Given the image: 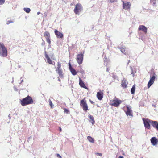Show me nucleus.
Segmentation results:
<instances>
[{"label":"nucleus","instance_id":"nucleus-1","mask_svg":"<svg viewBox=\"0 0 158 158\" xmlns=\"http://www.w3.org/2000/svg\"><path fill=\"white\" fill-rule=\"evenodd\" d=\"M20 101L21 104L22 106H24L33 103L32 98L29 95L22 100H20Z\"/></svg>","mask_w":158,"mask_h":158},{"label":"nucleus","instance_id":"nucleus-2","mask_svg":"<svg viewBox=\"0 0 158 158\" xmlns=\"http://www.w3.org/2000/svg\"><path fill=\"white\" fill-rule=\"evenodd\" d=\"M7 50L4 44L0 43V56L2 57H6L7 55Z\"/></svg>","mask_w":158,"mask_h":158},{"label":"nucleus","instance_id":"nucleus-3","mask_svg":"<svg viewBox=\"0 0 158 158\" xmlns=\"http://www.w3.org/2000/svg\"><path fill=\"white\" fill-rule=\"evenodd\" d=\"M122 102V101L121 100L115 97L112 100L110 101V104L113 106L118 107Z\"/></svg>","mask_w":158,"mask_h":158},{"label":"nucleus","instance_id":"nucleus-4","mask_svg":"<svg viewBox=\"0 0 158 158\" xmlns=\"http://www.w3.org/2000/svg\"><path fill=\"white\" fill-rule=\"evenodd\" d=\"M56 71L57 73L59 76L62 78L63 77V74L62 69L61 68V63L59 62H57L56 67Z\"/></svg>","mask_w":158,"mask_h":158},{"label":"nucleus","instance_id":"nucleus-5","mask_svg":"<svg viewBox=\"0 0 158 158\" xmlns=\"http://www.w3.org/2000/svg\"><path fill=\"white\" fill-rule=\"evenodd\" d=\"M80 105L82 107L84 111L86 112L88 109V106L87 104L85 98L81 100L80 102Z\"/></svg>","mask_w":158,"mask_h":158},{"label":"nucleus","instance_id":"nucleus-6","mask_svg":"<svg viewBox=\"0 0 158 158\" xmlns=\"http://www.w3.org/2000/svg\"><path fill=\"white\" fill-rule=\"evenodd\" d=\"M144 126L146 128L150 129L151 128L150 124L152 125V120L148 118L145 119L144 118H142Z\"/></svg>","mask_w":158,"mask_h":158},{"label":"nucleus","instance_id":"nucleus-7","mask_svg":"<svg viewBox=\"0 0 158 158\" xmlns=\"http://www.w3.org/2000/svg\"><path fill=\"white\" fill-rule=\"evenodd\" d=\"M84 53V51H83L82 53L78 54L77 56L76 60L79 65L81 64L82 63Z\"/></svg>","mask_w":158,"mask_h":158},{"label":"nucleus","instance_id":"nucleus-8","mask_svg":"<svg viewBox=\"0 0 158 158\" xmlns=\"http://www.w3.org/2000/svg\"><path fill=\"white\" fill-rule=\"evenodd\" d=\"M126 110H124V111L127 116H133L132 111L129 106L126 105Z\"/></svg>","mask_w":158,"mask_h":158},{"label":"nucleus","instance_id":"nucleus-9","mask_svg":"<svg viewBox=\"0 0 158 158\" xmlns=\"http://www.w3.org/2000/svg\"><path fill=\"white\" fill-rule=\"evenodd\" d=\"M82 9V7L81 4L77 3L76 4L75 8L74 10V12L76 14H79Z\"/></svg>","mask_w":158,"mask_h":158},{"label":"nucleus","instance_id":"nucleus-10","mask_svg":"<svg viewBox=\"0 0 158 158\" xmlns=\"http://www.w3.org/2000/svg\"><path fill=\"white\" fill-rule=\"evenodd\" d=\"M44 36L46 39V41L50 44H51L50 35L49 32L46 31L44 32Z\"/></svg>","mask_w":158,"mask_h":158},{"label":"nucleus","instance_id":"nucleus-11","mask_svg":"<svg viewBox=\"0 0 158 158\" xmlns=\"http://www.w3.org/2000/svg\"><path fill=\"white\" fill-rule=\"evenodd\" d=\"M123 8L126 10H129L130 9V7L131 6V3L129 2H124L123 1Z\"/></svg>","mask_w":158,"mask_h":158},{"label":"nucleus","instance_id":"nucleus-12","mask_svg":"<svg viewBox=\"0 0 158 158\" xmlns=\"http://www.w3.org/2000/svg\"><path fill=\"white\" fill-rule=\"evenodd\" d=\"M103 90H100L97 92L96 96L98 99L99 100H101L104 96Z\"/></svg>","mask_w":158,"mask_h":158},{"label":"nucleus","instance_id":"nucleus-13","mask_svg":"<svg viewBox=\"0 0 158 158\" xmlns=\"http://www.w3.org/2000/svg\"><path fill=\"white\" fill-rule=\"evenodd\" d=\"M45 56L46 58L47 59V62L49 64L55 65V62H54V61H52L51 60L50 58L48 55L47 54L46 51H45Z\"/></svg>","mask_w":158,"mask_h":158},{"label":"nucleus","instance_id":"nucleus-14","mask_svg":"<svg viewBox=\"0 0 158 158\" xmlns=\"http://www.w3.org/2000/svg\"><path fill=\"white\" fill-rule=\"evenodd\" d=\"M54 33L56 37L58 38H62L63 37V34L61 32L58 31L56 29L55 30Z\"/></svg>","mask_w":158,"mask_h":158},{"label":"nucleus","instance_id":"nucleus-15","mask_svg":"<svg viewBox=\"0 0 158 158\" xmlns=\"http://www.w3.org/2000/svg\"><path fill=\"white\" fill-rule=\"evenodd\" d=\"M138 30L142 31L145 34H146L147 32V29L146 27L143 25H140L138 28Z\"/></svg>","mask_w":158,"mask_h":158},{"label":"nucleus","instance_id":"nucleus-16","mask_svg":"<svg viewBox=\"0 0 158 158\" xmlns=\"http://www.w3.org/2000/svg\"><path fill=\"white\" fill-rule=\"evenodd\" d=\"M155 76H152L151 78L149 81L148 84V87L149 88L154 83L155 78Z\"/></svg>","mask_w":158,"mask_h":158},{"label":"nucleus","instance_id":"nucleus-17","mask_svg":"<svg viewBox=\"0 0 158 158\" xmlns=\"http://www.w3.org/2000/svg\"><path fill=\"white\" fill-rule=\"evenodd\" d=\"M128 83L125 79H123L121 81V86L123 88H126L127 87Z\"/></svg>","mask_w":158,"mask_h":158},{"label":"nucleus","instance_id":"nucleus-18","mask_svg":"<svg viewBox=\"0 0 158 158\" xmlns=\"http://www.w3.org/2000/svg\"><path fill=\"white\" fill-rule=\"evenodd\" d=\"M151 142L153 145H155L157 144L158 143V140L155 137H153L151 139Z\"/></svg>","mask_w":158,"mask_h":158},{"label":"nucleus","instance_id":"nucleus-19","mask_svg":"<svg viewBox=\"0 0 158 158\" xmlns=\"http://www.w3.org/2000/svg\"><path fill=\"white\" fill-rule=\"evenodd\" d=\"M152 125L154 128L157 130L158 131V122L157 121L152 120Z\"/></svg>","mask_w":158,"mask_h":158},{"label":"nucleus","instance_id":"nucleus-20","mask_svg":"<svg viewBox=\"0 0 158 158\" xmlns=\"http://www.w3.org/2000/svg\"><path fill=\"white\" fill-rule=\"evenodd\" d=\"M79 84L81 87L83 88L86 89H88V88L86 86H85L84 82L80 78H79Z\"/></svg>","mask_w":158,"mask_h":158},{"label":"nucleus","instance_id":"nucleus-21","mask_svg":"<svg viewBox=\"0 0 158 158\" xmlns=\"http://www.w3.org/2000/svg\"><path fill=\"white\" fill-rule=\"evenodd\" d=\"M69 69L72 74L75 75L77 74V72L74 69L72 68L71 65H70Z\"/></svg>","mask_w":158,"mask_h":158},{"label":"nucleus","instance_id":"nucleus-22","mask_svg":"<svg viewBox=\"0 0 158 158\" xmlns=\"http://www.w3.org/2000/svg\"><path fill=\"white\" fill-rule=\"evenodd\" d=\"M87 139L90 143H94V140L93 138L90 136H88Z\"/></svg>","mask_w":158,"mask_h":158},{"label":"nucleus","instance_id":"nucleus-23","mask_svg":"<svg viewBox=\"0 0 158 158\" xmlns=\"http://www.w3.org/2000/svg\"><path fill=\"white\" fill-rule=\"evenodd\" d=\"M88 117L91 119V122L92 123V124H94L95 123V121L93 117L91 115H89Z\"/></svg>","mask_w":158,"mask_h":158},{"label":"nucleus","instance_id":"nucleus-24","mask_svg":"<svg viewBox=\"0 0 158 158\" xmlns=\"http://www.w3.org/2000/svg\"><path fill=\"white\" fill-rule=\"evenodd\" d=\"M135 90V85H133L131 89V92L132 94H134Z\"/></svg>","mask_w":158,"mask_h":158},{"label":"nucleus","instance_id":"nucleus-25","mask_svg":"<svg viewBox=\"0 0 158 158\" xmlns=\"http://www.w3.org/2000/svg\"><path fill=\"white\" fill-rule=\"evenodd\" d=\"M121 52L125 55L127 54V52L125 50V48H121Z\"/></svg>","mask_w":158,"mask_h":158},{"label":"nucleus","instance_id":"nucleus-26","mask_svg":"<svg viewBox=\"0 0 158 158\" xmlns=\"http://www.w3.org/2000/svg\"><path fill=\"white\" fill-rule=\"evenodd\" d=\"M48 102H49V104L51 108H53L54 105L52 104V102L50 99H49Z\"/></svg>","mask_w":158,"mask_h":158},{"label":"nucleus","instance_id":"nucleus-27","mask_svg":"<svg viewBox=\"0 0 158 158\" xmlns=\"http://www.w3.org/2000/svg\"><path fill=\"white\" fill-rule=\"evenodd\" d=\"M24 10L27 13H29L31 11V10L28 8H24Z\"/></svg>","mask_w":158,"mask_h":158},{"label":"nucleus","instance_id":"nucleus-28","mask_svg":"<svg viewBox=\"0 0 158 158\" xmlns=\"http://www.w3.org/2000/svg\"><path fill=\"white\" fill-rule=\"evenodd\" d=\"M64 112L65 113H66V114H69V111L67 109L65 108L64 109Z\"/></svg>","mask_w":158,"mask_h":158},{"label":"nucleus","instance_id":"nucleus-29","mask_svg":"<svg viewBox=\"0 0 158 158\" xmlns=\"http://www.w3.org/2000/svg\"><path fill=\"white\" fill-rule=\"evenodd\" d=\"M5 2V0H0V5L3 4Z\"/></svg>","mask_w":158,"mask_h":158},{"label":"nucleus","instance_id":"nucleus-30","mask_svg":"<svg viewBox=\"0 0 158 158\" xmlns=\"http://www.w3.org/2000/svg\"><path fill=\"white\" fill-rule=\"evenodd\" d=\"M95 154L99 156H102V154L101 153H96Z\"/></svg>","mask_w":158,"mask_h":158},{"label":"nucleus","instance_id":"nucleus-31","mask_svg":"<svg viewBox=\"0 0 158 158\" xmlns=\"http://www.w3.org/2000/svg\"><path fill=\"white\" fill-rule=\"evenodd\" d=\"M13 22L11 20H8V21H7V24H10V23H13Z\"/></svg>","mask_w":158,"mask_h":158},{"label":"nucleus","instance_id":"nucleus-32","mask_svg":"<svg viewBox=\"0 0 158 158\" xmlns=\"http://www.w3.org/2000/svg\"><path fill=\"white\" fill-rule=\"evenodd\" d=\"M56 156L59 158H61V156L58 154H56Z\"/></svg>","mask_w":158,"mask_h":158},{"label":"nucleus","instance_id":"nucleus-33","mask_svg":"<svg viewBox=\"0 0 158 158\" xmlns=\"http://www.w3.org/2000/svg\"><path fill=\"white\" fill-rule=\"evenodd\" d=\"M117 0H110V2H116Z\"/></svg>","mask_w":158,"mask_h":158},{"label":"nucleus","instance_id":"nucleus-34","mask_svg":"<svg viewBox=\"0 0 158 158\" xmlns=\"http://www.w3.org/2000/svg\"><path fill=\"white\" fill-rule=\"evenodd\" d=\"M89 101H90V103L92 104H94V102L93 101H92L90 99L89 100Z\"/></svg>","mask_w":158,"mask_h":158},{"label":"nucleus","instance_id":"nucleus-35","mask_svg":"<svg viewBox=\"0 0 158 158\" xmlns=\"http://www.w3.org/2000/svg\"><path fill=\"white\" fill-rule=\"evenodd\" d=\"M118 158H123V157L122 156H119Z\"/></svg>","mask_w":158,"mask_h":158},{"label":"nucleus","instance_id":"nucleus-36","mask_svg":"<svg viewBox=\"0 0 158 158\" xmlns=\"http://www.w3.org/2000/svg\"><path fill=\"white\" fill-rule=\"evenodd\" d=\"M60 131V132L61 131V127H59Z\"/></svg>","mask_w":158,"mask_h":158},{"label":"nucleus","instance_id":"nucleus-37","mask_svg":"<svg viewBox=\"0 0 158 158\" xmlns=\"http://www.w3.org/2000/svg\"><path fill=\"white\" fill-rule=\"evenodd\" d=\"M70 65H71V64H70V63H69V67H70Z\"/></svg>","mask_w":158,"mask_h":158},{"label":"nucleus","instance_id":"nucleus-38","mask_svg":"<svg viewBox=\"0 0 158 158\" xmlns=\"http://www.w3.org/2000/svg\"><path fill=\"white\" fill-rule=\"evenodd\" d=\"M58 80V81H60V79H59Z\"/></svg>","mask_w":158,"mask_h":158},{"label":"nucleus","instance_id":"nucleus-39","mask_svg":"<svg viewBox=\"0 0 158 158\" xmlns=\"http://www.w3.org/2000/svg\"><path fill=\"white\" fill-rule=\"evenodd\" d=\"M107 69V71H108V69Z\"/></svg>","mask_w":158,"mask_h":158},{"label":"nucleus","instance_id":"nucleus-40","mask_svg":"<svg viewBox=\"0 0 158 158\" xmlns=\"http://www.w3.org/2000/svg\"><path fill=\"white\" fill-rule=\"evenodd\" d=\"M107 69V71H108V69Z\"/></svg>","mask_w":158,"mask_h":158},{"label":"nucleus","instance_id":"nucleus-41","mask_svg":"<svg viewBox=\"0 0 158 158\" xmlns=\"http://www.w3.org/2000/svg\"><path fill=\"white\" fill-rule=\"evenodd\" d=\"M39 12H38V14H39Z\"/></svg>","mask_w":158,"mask_h":158}]
</instances>
